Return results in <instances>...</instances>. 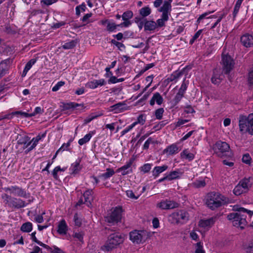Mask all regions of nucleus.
Returning a JSON list of instances; mask_svg holds the SVG:
<instances>
[{
    "label": "nucleus",
    "instance_id": "1",
    "mask_svg": "<svg viewBox=\"0 0 253 253\" xmlns=\"http://www.w3.org/2000/svg\"><path fill=\"white\" fill-rule=\"evenodd\" d=\"M234 210L237 212H232L228 215L227 218L229 220H232L233 226L240 227L241 229H244L247 225L246 221L247 216L245 213L251 217L253 214V211L249 210L244 208L234 207Z\"/></svg>",
    "mask_w": 253,
    "mask_h": 253
},
{
    "label": "nucleus",
    "instance_id": "2",
    "mask_svg": "<svg viewBox=\"0 0 253 253\" xmlns=\"http://www.w3.org/2000/svg\"><path fill=\"white\" fill-rule=\"evenodd\" d=\"M228 199L218 192H212L207 195L206 204L212 210H214L228 203Z\"/></svg>",
    "mask_w": 253,
    "mask_h": 253
},
{
    "label": "nucleus",
    "instance_id": "3",
    "mask_svg": "<svg viewBox=\"0 0 253 253\" xmlns=\"http://www.w3.org/2000/svg\"><path fill=\"white\" fill-rule=\"evenodd\" d=\"M107 233L110 234L104 245L102 247V250L108 252L112 250L116 247L123 242V238L118 232H114V230L110 228H105Z\"/></svg>",
    "mask_w": 253,
    "mask_h": 253
},
{
    "label": "nucleus",
    "instance_id": "4",
    "mask_svg": "<svg viewBox=\"0 0 253 253\" xmlns=\"http://www.w3.org/2000/svg\"><path fill=\"white\" fill-rule=\"evenodd\" d=\"M239 127L242 133L248 132L253 135V114H250L248 117L244 116H240Z\"/></svg>",
    "mask_w": 253,
    "mask_h": 253
},
{
    "label": "nucleus",
    "instance_id": "5",
    "mask_svg": "<svg viewBox=\"0 0 253 253\" xmlns=\"http://www.w3.org/2000/svg\"><path fill=\"white\" fill-rule=\"evenodd\" d=\"M189 218L188 213L184 211H180L174 212L169 215V221L173 224H184L186 223Z\"/></svg>",
    "mask_w": 253,
    "mask_h": 253
},
{
    "label": "nucleus",
    "instance_id": "6",
    "mask_svg": "<svg viewBox=\"0 0 253 253\" xmlns=\"http://www.w3.org/2000/svg\"><path fill=\"white\" fill-rule=\"evenodd\" d=\"M158 11L162 13L161 18L158 19L156 22L157 28H161L165 26V22L169 19V16H170V7L165 5L164 7H161Z\"/></svg>",
    "mask_w": 253,
    "mask_h": 253
},
{
    "label": "nucleus",
    "instance_id": "7",
    "mask_svg": "<svg viewBox=\"0 0 253 253\" xmlns=\"http://www.w3.org/2000/svg\"><path fill=\"white\" fill-rule=\"evenodd\" d=\"M123 209L121 207H116L112 212L105 217V221L109 223H117L121 221Z\"/></svg>",
    "mask_w": 253,
    "mask_h": 253
},
{
    "label": "nucleus",
    "instance_id": "8",
    "mask_svg": "<svg viewBox=\"0 0 253 253\" xmlns=\"http://www.w3.org/2000/svg\"><path fill=\"white\" fill-rule=\"evenodd\" d=\"M230 149V146L226 142L217 141L213 146V150L214 152L220 157H222L226 155V153L228 152Z\"/></svg>",
    "mask_w": 253,
    "mask_h": 253
},
{
    "label": "nucleus",
    "instance_id": "9",
    "mask_svg": "<svg viewBox=\"0 0 253 253\" xmlns=\"http://www.w3.org/2000/svg\"><path fill=\"white\" fill-rule=\"evenodd\" d=\"M148 234L144 231H134L129 233L130 240L135 244H139L144 242L148 238Z\"/></svg>",
    "mask_w": 253,
    "mask_h": 253
},
{
    "label": "nucleus",
    "instance_id": "10",
    "mask_svg": "<svg viewBox=\"0 0 253 253\" xmlns=\"http://www.w3.org/2000/svg\"><path fill=\"white\" fill-rule=\"evenodd\" d=\"M222 64L223 72L225 74H228L233 69L234 62L233 59L229 55H222Z\"/></svg>",
    "mask_w": 253,
    "mask_h": 253
},
{
    "label": "nucleus",
    "instance_id": "11",
    "mask_svg": "<svg viewBox=\"0 0 253 253\" xmlns=\"http://www.w3.org/2000/svg\"><path fill=\"white\" fill-rule=\"evenodd\" d=\"M4 190L6 192L9 191L10 194H12L15 196L25 198L29 197L30 195L29 193H27L25 189L17 186H12L11 187H6L4 188Z\"/></svg>",
    "mask_w": 253,
    "mask_h": 253
},
{
    "label": "nucleus",
    "instance_id": "12",
    "mask_svg": "<svg viewBox=\"0 0 253 253\" xmlns=\"http://www.w3.org/2000/svg\"><path fill=\"white\" fill-rule=\"evenodd\" d=\"M5 204L7 205L10 208L17 209L24 208L27 205V204L23 200L12 197L10 200H8L5 203Z\"/></svg>",
    "mask_w": 253,
    "mask_h": 253
},
{
    "label": "nucleus",
    "instance_id": "13",
    "mask_svg": "<svg viewBox=\"0 0 253 253\" xmlns=\"http://www.w3.org/2000/svg\"><path fill=\"white\" fill-rule=\"evenodd\" d=\"M179 204L173 201L163 200L157 204V207L162 210H169L177 208Z\"/></svg>",
    "mask_w": 253,
    "mask_h": 253
},
{
    "label": "nucleus",
    "instance_id": "14",
    "mask_svg": "<svg viewBox=\"0 0 253 253\" xmlns=\"http://www.w3.org/2000/svg\"><path fill=\"white\" fill-rule=\"evenodd\" d=\"M81 161L82 158H79L74 163L71 164L69 169L71 174L75 175L79 173L83 169V166L80 165Z\"/></svg>",
    "mask_w": 253,
    "mask_h": 253
},
{
    "label": "nucleus",
    "instance_id": "15",
    "mask_svg": "<svg viewBox=\"0 0 253 253\" xmlns=\"http://www.w3.org/2000/svg\"><path fill=\"white\" fill-rule=\"evenodd\" d=\"M242 44L246 47L253 46V36L249 34H245L240 38Z\"/></svg>",
    "mask_w": 253,
    "mask_h": 253
},
{
    "label": "nucleus",
    "instance_id": "16",
    "mask_svg": "<svg viewBox=\"0 0 253 253\" xmlns=\"http://www.w3.org/2000/svg\"><path fill=\"white\" fill-rule=\"evenodd\" d=\"M63 111L68 110L70 109H79L81 108L83 109L85 108V106L83 103L79 104L76 102H69L66 103H63L62 105L61 106Z\"/></svg>",
    "mask_w": 253,
    "mask_h": 253
},
{
    "label": "nucleus",
    "instance_id": "17",
    "mask_svg": "<svg viewBox=\"0 0 253 253\" xmlns=\"http://www.w3.org/2000/svg\"><path fill=\"white\" fill-rule=\"evenodd\" d=\"M216 219V216H213L207 219L201 220L199 221V226L204 228H210L214 224Z\"/></svg>",
    "mask_w": 253,
    "mask_h": 253
},
{
    "label": "nucleus",
    "instance_id": "18",
    "mask_svg": "<svg viewBox=\"0 0 253 253\" xmlns=\"http://www.w3.org/2000/svg\"><path fill=\"white\" fill-rule=\"evenodd\" d=\"M126 104L124 102H119L110 107L111 111H114L116 113L122 112L128 109Z\"/></svg>",
    "mask_w": 253,
    "mask_h": 253
},
{
    "label": "nucleus",
    "instance_id": "19",
    "mask_svg": "<svg viewBox=\"0 0 253 253\" xmlns=\"http://www.w3.org/2000/svg\"><path fill=\"white\" fill-rule=\"evenodd\" d=\"M132 164V161L130 160L124 166L119 168L117 172H121L123 175H125L132 172V169L130 168Z\"/></svg>",
    "mask_w": 253,
    "mask_h": 253
},
{
    "label": "nucleus",
    "instance_id": "20",
    "mask_svg": "<svg viewBox=\"0 0 253 253\" xmlns=\"http://www.w3.org/2000/svg\"><path fill=\"white\" fill-rule=\"evenodd\" d=\"M83 196L84 198V203H85L88 207L91 205V203L94 199L92 190L87 189L84 192Z\"/></svg>",
    "mask_w": 253,
    "mask_h": 253
},
{
    "label": "nucleus",
    "instance_id": "21",
    "mask_svg": "<svg viewBox=\"0 0 253 253\" xmlns=\"http://www.w3.org/2000/svg\"><path fill=\"white\" fill-rule=\"evenodd\" d=\"M163 98L160 93L156 92L153 94V97L151 99L150 101V104L151 106H153L156 102L158 105H160L163 103Z\"/></svg>",
    "mask_w": 253,
    "mask_h": 253
},
{
    "label": "nucleus",
    "instance_id": "22",
    "mask_svg": "<svg viewBox=\"0 0 253 253\" xmlns=\"http://www.w3.org/2000/svg\"><path fill=\"white\" fill-rule=\"evenodd\" d=\"M222 75L217 73L216 69L213 70V75L211 78V82L214 84H219L223 80Z\"/></svg>",
    "mask_w": 253,
    "mask_h": 253
},
{
    "label": "nucleus",
    "instance_id": "23",
    "mask_svg": "<svg viewBox=\"0 0 253 253\" xmlns=\"http://www.w3.org/2000/svg\"><path fill=\"white\" fill-rule=\"evenodd\" d=\"M144 30L145 31H153L157 28L156 23L153 20H147L144 19Z\"/></svg>",
    "mask_w": 253,
    "mask_h": 253
},
{
    "label": "nucleus",
    "instance_id": "24",
    "mask_svg": "<svg viewBox=\"0 0 253 253\" xmlns=\"http://www.w3.org/2000/svg\"><path fill=\"white\" fill-rule=\"evenodd\" d=\"M105 84V80L104 79H100L95 80L93 81L89 82L88 83L87 85L89 88L94 89L97 87L98 86H102L104 85Z\"/></svg>",
    "mask_w": 253,
    "mask_h": 253
},
{
    "label": "nucleus",
    "instance_id": "25",
    "mask_svg": "<svg viewBox=\"0 0 253 253\" xmlns=\"http://www.w3.org/2000/svg\"><path fill=\"white\" fill-rule=\"evenodd\" d=\"M168 168V166L167 165L155 167L152 171V174L155 177H157L161 173L167 170Z\"/></svg>",
    "mask_w": 253,
    "mask_h": 253
},
{
    "label": "nucleus",
    "instance_id": "26",
    "mask_svg": "<svg viewBox=\"0 0 253 253\" xmlns=\"http://www.w3.org/2000/svg\"><path fill=\"white\" fill-rule=\"evenodd\" d=\"M67 230V225L65 220L62 219L58 224L57 232L60 234H66Z\"/></svg>",
    "mask_w": 253,
    "mask_h": 253
},
{
    "label": "nucleus",
    "instance_id": "27",
    "mask_svg": "<svg viewBox=\"0 0 253 253\" xmlns=\"http://www.w3.org/2000/svg\"><path fill=\"white\" fill-rule=\"evenodd\" d=\"M77 39L72 40L69 42H65L62 45L61 47L64 49H70L74 48L78 42Z\"/></svg>",
    "mask_w": 253,
    "mask_h": 253
},
{
    "label": "nucleus",
    "instance_id": "28",
    "mask_svg": "<svg viewBox=\"0 0 253 253\" xmlns=\"http://www.w3.org/2000/svg\"><path fill=\"white\" fill-rule=\"evenodd\" d=\"M114 174L115 171L112 169L108 168L106 169V172L100 174L99 177L106 180L112 176Z\"/></svg>",
    "mask_w": 253,
    "mask_h": 253
},
{
    "label": "nucleus",
    "instance_id": "29",
    "mask_svg": "<svg viewBox=\"0 0 253 253\" xmlns=\"http://www.w3.org/2000/svg\"><path fill=\"white\" fill-rule=\"evenodd\" d=\"M36 232H33L31 234V239L33 240V241L36 242L38 245H39L40 246L46 249V250H50V247L49 246L42 243V242L40 241L39 240H38L37 239V238L36 237Z\"/></svg>",
    "mask_w": 253,
    "mask_h": 253
},
{
    "label": "nucleus",
    "instance_id": "30",
    "mask_svg": "<svg viewBox=\"0 0 253 253\" xmlns=\"http://www.w3.org/2000/svg\"><path fill=\"white\" fill-rule=\"evenodd\" d=\"M94 132L93 131H90L88 133L86 134L83 138H81L79 140V144L80 145H83L84 144L88 142L91 139L92 134Z\"/></svg>",
    "mask_w": 253,
    "mask_h": 253
},
{
    "label": "nucleus",
    "instance_id": "31",
    "mask_svg": "<svg viewBox=\"0 0 253 253\" xmlns=\"http://www.w3.org/2000/svg\"><path fill=\"white\" fill-rule=\"evenodd\" d=\"M164 152H169V155H173L178 152V148L176 145L172 144L165 149Z\"/></svg>",
    "mask_w": 253,
    "mask_h": 253
},
{
    "label": "nucleus",
    "instance_id": "32",
    "mask_svg": "<svg viewBox=\"0 0 253 253\" xmlns=\"http://www.w3.org/2000/svg\"><path fill=\"white\" fill-rule=\"evenodd\" d=\"M182 173L178 170H174L171 171L169 174H167L168 180H172L178 178Z\"/></svg>",
    "mask_w": 253,
    "mask_h": 253
},
{
    "label": "nucleus",
    "instance_id": "33",
    "mask_svg": "<svg viewBox=\"0 0 253 253\" xmlns=\"http://www.w3.org/2000/svg\"><path fill=\"white\" fill-rule=\"evenodd\" d=\"M139 14L144 18L148 16L151 13V9L148 6H145L139 10Z\"/></svg>",
    "mask_w": 253,
    "mask_h": 253
},
{
    "label": "nucleus",
    "instance_id": "34",
    "mask_svg": "<svg viewBox=\"0 0 253 253\" xmlns=\"http://www.w3.org/2000/svg\"><path fill=\"white\" fill-rule=\"evenodd\" d=\"M181 156L182 158L191 161L194 158V155L193 153H189L187 149L184 150L181 153Z\"/></svg>",
    "mask_w": 253,
    "mask_h": 253
},
{
    "label": "nucleus",
    "instance_id": "35",
    "mask_svg": "<svg viewBox=\"0 0 253 253\" xmlns=\"http://www.w3.org/2000/svg\"><path fill=\"white\" fill-rule=\"evenodd\" d=\"M32 223L30 222H27L22 225L20 230L24 232H30L32 231Z\"/></svg>",
    "mask_w": 253,
    "mask_h": 253
},
{
    "label": "nucleus",
    "instance_id": "36",
    "mask_svg": "<svg viewBox=\"0 0 253 253\" xmlns=\"http://www.w3.org/2000/svg\"><path fill=\"white\" fill-rule=\"evenodd\" d=\"M244 190V191H247L250 185V180L249 178H245L242 181H240L238 184Z\"/></svg>",
    "mask_w": 253,
    "mask_h": 253
},
{
    "label": "nucleus",
    "instance_id": "37",
    "mask_svg": "<svg viewBox=\"0 0 253 253\" xmlns=\"http://www.w3.org/2000/svg\"><path fill=\"white\" fill-rule=\"evenodd\" d=\"M45 135H46V132L42 133V135L39 134L36 137L33 138L31 142L27 143V145L25 146V148H27L31 143L32 142H33V143L36 144V145H37L38 142L42 138L44 137L45 136Z\"/></svg>",
    "mask_w": 253,
    "mask_h": 253
},
{
    "label": "nucleus",
    "instance_id": "38",
    "mask_svg": "<svg viewBox=\"0 0 253 253\" xmlns=\"http://www.w3.org/2000/svg\"><path fill=\"white\" fill-rule=\"evenodd\" d=\"M102 115V114H95L94 113H92L90 114L88 117H87L86 118H85L84 121V125H86L87 124L93 120L97 118V117L100 116Z\"/></svg>",
    "mask_w": 253,
    "mask_h": 253
},
{
    "label": "nucleus",
    "instance_id": "39",
    "mask_svg": "<svg viewBox=\"0 0 253 253\" xmlns=\"http://www.w3.org/2000/svg\"><path fill=\"white\" fill-rule=\"evenodd\" d=\"M7 71V65L5 62L2 61L0 63V76L1 77L6 74Z\"/></svg>",
    "mask_w": 253,
    "mask_h": 253
},
{
    "label": "nucleus",
    "instance_id": "40",
    "mask_svg": "<svg viewBox=\"0 0 253 253\" xmlns=\"http://www.w3.org/2000/svg\"><path fill=\"white\" fill-rule=\"evenodd\" d=\"M28 136H22L21 135H20V137L18 136L16 139L17 140V143L18 144H26L28 141Z\"/></svg>",
    "mask_w": 253,
    "mask_h": 253
},
{
    "label": "nucleus",
    "instance_id": "41",
    "mask_svg": "<svg viewBox=\"0 0 253 253\" xmlns=\"http://www.w3.org/2000/svg\"><path fill=\"white\" fill-rule=\"evenodd\" d=\"M193 186L197 188L204 187L206 186V183L204 180H196L192 183Z\"/></svg>",
    "mask_w": 253,
    "mask_h": 253
},
{
    "label": "nucleus",
    "instance_id": "42",
    "mask_svg": "<svg viewBox=\"0 0 253 253\" xmlns=\"http://www.w3.org/2000/svg\"><path fill=\"white\" fill-rule=\"evenodd\" d=\"M145 121L146 116L144 114H141L138 117L137 121L134 122L133 124H135V126L138 124L143 125L145 123Z\"/></svg>",
    "mask_w": 253,
    "mask_h": 253
},
{
    "label": "nucleus",
    "instance_id": "43",
    "mask_svg": "<svg viewBox=\"0 0 253 253\" xmlns=\"http://www.w3.org/2000/svg\"><path fill=\"white\" fill-rule=\"evenodd\" d=\"M133 17V12L130 10H127L123 14L122 17L123 20H129Z\"/></svg>",
    "mask_w": 253,
    "mask_h": 253
},
{
    "label": "nucleus",
    "instance_id": "44",
    "mask_svg": "<svg viewBox=\"0 0 253 253\" xmlns=\"http://www.w3.org/2000/svg\"><path fill=\"white\" fill-rule=\"evenodd\" d=\"M164 112V109L163 108H160L156 110L155 111V116L156 119L161 120L163 118Z\"/></svg>",
    "mask_w": 253,
    "mask_h": 253
},
{
    "label": "nucleus",
    "instance_id": "45",
    "mask_svg": "<svg viewBox=\"0 0 253 253\" xmlns=\"http://www.w3.org/2000/svg\"><path fill=\"white\" fill-rule=\"evenodd\" d=\"M248 82L250 86L253 85V67L251 68L249 72Z\"/></svg>",
    "mask_w": 253,
    "mask_h": 253
},
{
    "label": "nucleus",
    "instance_id": "46",
    "mask_svg": "<svg viewBox=\"0 0 253 253\" xmlns=\"http://www.w3.org/2000/svg\"><path fill=\"white\" fill-rule=\"evenodd\" d=\"M118 27H119L118 24H116L115 23L109 22L107 25V30L110 32H113Z\"/></svg>",
    "mask_w": 253,
    "mask_h": 253
},
{
    "label": "nucleus",
    "instance_id": "47",
    "mask_svg": "<svg viewBox=\"0 0 253 253\" xmlns=\"http://www.w3.org/2000/svg\"><path fill=\"white\" fill-rule=\"evenodd\" d=\"M152 166L150 164H145L140 168V170L144 173H147L150 170Z\"/></svg>",
    "mask_w": 253,
    "mask_h": 253
},
{
    "label": "nucleus",
    "instance_id": "48",
    "mask_svg": "<svg viewBox=\"0 0 253 253\" xmlns=\"http://www.w3.org/2000/svg\"><path fill=\"white\" fill-rule=\"evenodd\" d=\"M202 31L203 30H199L194 34L189 42V43L190 44H192L194 42L200 37L202 33Z\"/></svg>",
    "mask_w": 253,
    "mask_h": 253
},
{
    "label": "nucleus",
    "instance_id": "49",
    "mask_svg": "<svg viewBox=\"0 0 253 253\" xmlns=\"http://www.w3.org/2000/svg\"><path fill=\"white\" fill-rule=\"evenodd\" d=\"M245 192L246 191H244V190L239 185H237L233 190L234 194L237 196L240 195Z\"/></svg>",
    "mask_w": 253,
    "mask_h": 253
},
{
    "label": "nucleus",
    "instance_id": "50",
    "mask_svg": "<svg viewBox=\"0 0 253 253\" xmlns=\"http://www.w3.org/2000/svg\"><path fill=\"white\" fill-rule=\"evenodd\" d=\"M182 74L183 73L182 72H175L172 74L168 79L170 81H173L179 78Z\"/></svg>",
    "mask_w": 253,
    "mask_h": 253
},
{
    "label": "nucleus",
    "instance_id": "51",
    "mask_svg": "<svg viewBox=\"0 0 253 253\" xmlns=\"http://www.w3.org/2000/svg\"><path fill=\"white\" fill-rule=\"evenodd\" d=\"M184 95L180 94V93H177L174 98L173 99L174 105H177L179 101L181 100Z\"/></svg>",
    "mask_w": 253,
    "mask_h": 253
},
{
    "label": "nucleus",
    "instance_id": "52",
    "mask_svg": "<svg viewBox=\"0 0 253 253\" xmlns=\"http://www.w3.org/2000/svg\"><path fill=\"white\" fill-rule=\"evenodd\" d=\"M111 43L116 45L120 50H122V48H125V46L123 43L117 42L115 40H112Z\"/></svg>",
    "mask_w": 253,
    "mask_h": 253
},
{
    "label": "nucleus",
    "instance_id": "53",
    "mask_svg": "<svg viewBox=\"0 0 253 253\" xmlns=\"http://www.w3.org/2000/svg\"><path fill=\"white\" fill-rule=\"evenodd\" d=\"M126 194L128 198L135 200L137 199L140 195V194H139L137 196H135L132 190H127L126 191Z\"/></svg>",
    "mask_w": 253,
    "mask_h": 253
},
{
    "label": "nucleus",
    "instance_id": "54",
    "mask_svg": "<svg viewBox=\"0 0 253 253\" xmlns=\"http://www.w3.org/2000/svg\"><path fill=\"white\" fill-rule=\"evenodd\" d=\"M65 84V82L63 81L58 82L52 88V91H56L59 89V88Z\"/></svg>",
    "mask_w": 253,
    "mask_h": 253
},
{
    "label": "nucleus",
    "instance_id": "55",
    "mask_svg": "<svg viewBox=\"0 0 253 253\" xmlns=\"http://www.w3.org/2000/svg\"><path fill=\"white\" fill-rule=\"evenodd\" d=\"M252 159L249 154H244L242 158V161L246 164H250Z\"/></svg>",
    "mask_w": 253,
    "mask_h": 253
},
{
    "label": "nucleus",
    "instance_id": "56",
    "mask_svg": "<svg viewBox=\"0 0 253 253\" xmlns=\"http://www.w3.org/2000/svg\"><path fill=\"white\" fill-rule=\"evenodd\" d=\"M74 222H75V225L76 226L80 227V226H81V225H82V221L80 220V219H79V215H78V214L77 213H76L74 214Z\"/></svg>",
    "mask_w": 253,
    "mask_h": 253
},
{
    "label": "nucleus",
    "instance_id": "57",
    "mask_svg": "<svg viewBox=\"0 0 253 253\" xmlns=\"http://www.w3.org/2000/svg\"><path fill=\"white\" fill-rule=\"evenodd\" d=\"M184 112L186 114H192L195 113L194 109L190 105H188L185 106Z\"/></svg>",
    "mask_w": 253,
    "mask_h": 253
},
{
    "label": "nucleus",
    "instance_id": "58",
    "mask_svg": "<svg viewBox=\"0 0 253 253\" xmlns=\"http://www.w3.org/2000/svg\"><path fill=\"white\" fill-rule=\"evenodd\" d=\"M37 61L36 58L31 59L29 61H28L26 64L25 68H27L28 70H30L32 66L35 64Z\"/></svg>",
    "mask_w": 253,
    "mask_h": 253
},
{
    "label": "nucleus",
    "instance_id": "59",
    "mask_svg": "<svg viewBox=\"0 0 253 253\" xmlns=\"http://www.w3.org/2000/svg\"><path fill=\"white\" fill-rule=\"evenodd\" d=\"M53 248V249L50 247V249L47 250L50 251L51 253H65L62 250L55 246H54Z\"/></svg>",
    "mask_w": 253,
    "mask_h": 253
},
{
    "label": "nucleus",
    "instance_id": "60",
    "mask_svg": "<svg viewBox=\"0 0 253 253\" xmlns=\"http://www.w3.org/2000/svg\"><path fill=\"white\" fill-rule=\"evenodd\" d=\"M72 141V139H70L69 141L67 143H64L61 146V147L58 149L60 151H64L68 150V147L70 146L71 142Z\"/></svg>",
    "mask_w": 253,
    "mask_h": 253
},
{
    "label": "nucleus",
    "instance_id": "61",
    "mask_svg": "<svg viewBox=\"0 0 253 253\" xmlns=\"http://www.w3.org/2000/svg\"><path fill=\"white\" fill-rule=\"evenodd\" d=\"M187 85L184 81L183 82L180 88L179 89L178 93H180V94L184 95V93H185L186 90L187 89Z\"/></svg>",
    "mask_w": 253,
    "mask_h": 253
},
{
    "label": "nucleus",
    "instance_id": "62",
    "mask_svg": "<svg viewBox=\"0 0 253 253\" xmlns=\"http://www.w3.org/2000/svg\"><path fill=\"white\" fill-rule=\"evenodd\" d=\"M59 169H60V166H57L54 168V169L53 170L52 172V175L54 178L56 180H57L58 179L57 173L59 171Z\"/></svg>",
    "mask_w": 253,
    "mask_h": 253
},
{
    "label": "nucleus",
    "instance_id": "63",
    "mask_svg": "<svg viewBox=\"0 0 253 253\" xmlns=\"http://www.w3.org/2000/svg\"><path fill=\"white\" fill-rule=\"evenodd\" d=\"M124 21L120 24H118V26L120 27H127L131 24V22L129 20H124Z\"/></svg>",
    "mask_w": 253,
    "mask_h": 253
},
{
    "label": "nucleus",
    "instance_id": "64",
    "mask_svg": "<svg viewBox=\"0 0 253 253\" xmlns=\"http://www.w3.org/2000/svg\"><path fill=\"white\" fill-rule=\"evenodd\" d=\"M135 126V124H132L131 125L128 126L126 128L124 129L122 132H121V135H124L126 133H127L128 131H129L131 129H132L133 127Z\"/></svg>",
    "mask_w": 253,
    "mask_h": 253
}]
</instances>
